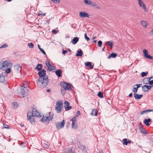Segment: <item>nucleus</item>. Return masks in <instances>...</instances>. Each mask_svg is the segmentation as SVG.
Instances as JSON below:
<instances>
[{
    "instance_id": "nucleus-38",
    "label": "nucleus",
    "mask_w": 153,
    "mask_h": 153,
    "mask_svg": "<svg viewBox=\"0 0 153 153\" xmlns=\"http://www.w3.org/2000/svg\"><path fill=\"white\" fill-rule=\"evenodd\" d=\"M8 46V45L7 43H5L4 45H2L0 47V48H6Z\"/></svg>"
},
{
    "instance_id": "nucleus-28",
    "label": "nucleus",
    "mask_w": 153,
    "mask_h": 153,
    "mask_svg": "<svg viewBox=\"0 0 153 153\" xmlns=\"http://www.w3.org/2000/svg\"><path fill=\"white\" fill-rule=\"evenodd\" d=\"M117 56V54L115 53H111L110 55H109L108 57V59H109L111 58H114L116 57Z\"/></svg>"
},
{
    "instance_id": "nucleus-26",
    "label": "nucleus",
    "mask_w": 153,
    "mask_h": 153,
    "mask_svg": "<svg viewBox=\"0 0 153 153\" xmlns=\"http://www.w3.org/2000/svg\"><path fill=\"white\" fill-rule=\"evenodd\" d=\"M49 116H48L47 117H48V120L49 121L53 119V114L52 112L49 113Z\"/></svg>"
},
{
    "instance_id": "nucleus-3",
    "label": "nucleus",
    "mask_w": 153,
    "mask_h": 153,
    "mask_svg": "<svg viewBox=\"0 0 153 153\" xmlns=\"http://www.w3.org/2000/svg\"><path fill=\"white\" fill-rule=\"evenodd\" d=\"M41 117V116L39 112L37 111V110L34 108H33L32 112L29 111L27 113V118L32 117Z\"/></svg>"
},
{
    "instance_id": "nucleus-10",
    "label": "nucleus",
    "mask_w": 153,
    "mask_h": 153,
    "mask_svg": "<svg viewBox=\"0 0 153 153\" xmlns=\"http://www.w3.org/2000/svg\"><path fill=\"white\" fill-rule=\"evenodd\" d=\"M45 64L47 67V71H50L54 70L55 68L48 61L45 62Z\"/></svg>"
},
{
    "instance_id": "nucleus-31",
    "label": "nucleus",
    "mask_w": 153,
    "mask_h": 153,
    "mask_svg": "<svg viewBox=\"0 0 153 153\" xmlns=\"http://www.w3.org/2000/svg\"><path fill=\"white\" fill-rule=\"evenodd\" d=\"M141 22L143 26L146 27L147 26V23L144 21L141 20Z\"/></svg>"
},
{
    "instance_id": "nucleus-41",
    "label": "nucleus",
    "mask_w": 153,
    "mask_h": 153,
    "mask_svg": "<svg viewBox=\"0 0 153 153\" xmlns=\"http://www.w3.org/2000/svg\"><path fill=\"white\" fill-rule=\"evenodd\" d=\"M28 45L30 48H33L34 46L33 44L32 43H28Z\"/></svg>"
},
{
    "instance_id": "nucleus-14",
    "label": "nucleus",
    "mask_w": 153,
    "mask_h": 153,
    "mask_svg": "<svg viewBox=\"0 0 153 153\" xmlns=\"http://www.w3.org/2000/svg\"><path fill=\"white\" fill-rule=\"evenodd\" d=\"M14 69L15 71L19 73L21 72L22 70V67L19 65H16L14 66Z\"/></svg>"
},
{
    "instance_id": "nucleus-55",
    "label": "nucleus",
    "mask_w": 153,
    "mask_h": 153,
    "mask_svg": "<svg viewBox=\"0 0 153 153\" xmlns=\"http://www.w3.org/2000/svg\"><path fill=\"white\" fill-rule=\"evenodd\" d=\"M149 84L150 85H152L153 84V80H149Z\"/></svg>"
},
{
    "instance_id": "nucleus-9",
    "label": "nucleus",
    "mask_w": 153,
    "mask_h": 153,
    "mask_svg": "<svg viewBox=\"0 0 153 153\" xmlns=\"http://www.w3.org/2000/svg\"><path fill=\"white\" fill-rule=\"evenodd\" d=\"M65 122L64 120H63L61 122H56V126L58 130H59L63 127Z\"/></svg>"
},
{
    "instance_id": "nucleus-13",
    "label": "nucleus",
    "mask_w": 153,
    "mask_h": 153,
    "mask_svg": "<svg viewBox=\"0 0 153 153\" xmlns=\"http://www.w3.org/2000/svg\"><path fill=\"white\" fill-rule=\"evenodd\" d=\"M79 15L81 18H89L90 15L85 12H81L79 13Z\"/></svg>"
},
{
    "instance_id": "nucleus-2",
    "label": "nucleus",
    "mask_w": 153,
    "mask_h": 153,
    "mask_svg": "<svg viewBox=\"0 0 153 153\" xmlns=\"http://www.w3.org/2000/svg\"><path fill=\"white\" fill-rule=\"evenodd\" d=\"M17 92L19 97H24L27 95V87L20 86L17 88Z\"/></svg>"
},
{
    "instance_id": "nucleus-61",
    "label": "nucleus",
    "mask_w": 153,
    "mask_h": 153,
    "mask_svg": "<svg viewBox=\"0 0 153 153\" xmlns=\"http://www.w3.org/2000/svg\"><path fill=\"white\" fill-rule=\"evenodd\" d=\"M132 93H131L129 95V97H132Z\"/></svg>"
},
{
    "instance_id": "nucleus-42",
    "label": "nucleus",
    "mask_w": 153,
    "mask_h": 153,
    "mask_svg": "<svg viewBox=\"0 0 153 153\" xmlns=\"http://www.w3.org/2000/svg\"><path fill=\"white\" fill-rule=\"evenodd\" d=\"M102 44V41H101L100 40L98 42V46L99 47H100L101 46Z\"/></svg>"
},
{
    "instance_id": "nucleus-7",
    "label": "nucleus",
    "mask_w": 153,
    "mask_h": 153,
    "mask_svg": "<svg viewBox=\"0 0 153 153\" xmlns=\"http://www.w3.org/2000/svg\"><path fill=\"white\" fill-rule=\"evenodd\" d=\"M7 78V76H6L5 73H1L0 74V82L6 83Z\"/></svg>"
},
{
    "instance_id": "nucleus-34",
    "label": "nucleus",
    "mask_w": 153,
    "mask_h": 153,
    "mask_svg": "<svg viewBox=\"0 0 153 153\" xmlns=\"http://www.w3.org/2000/svg\"><path fill=\"white\" fill-rule=\"evenodd\" d=\"M148 72H142L141 74V76L142 77H144V76H146L148 74Z\"/></svg>"
},
{
    "instance_id": "nucleus-6",
    "label": "nucleus",
    "mask_w": 153,
    "mask_h": 153,
    "mask_svg": "<svg viewBox=\"0 0 153 153\" xmlns=\"http://www.w3.org/2000/svg\"><path fill=\"white\" fill-rule=\"evenodd\" d=\"M60 85L65 90H68L69 91H72V89L71 87V85L70 84L65 83L64 82H61Z\"/></svg>"
},
{
    "instance_id": "nucleus-32",
    "label": "nucleus",
    "mask_w": 153,
    "mask_h": 153,
    "mask_svg": "<svg viewBox=\"0 0 153 153\" xmlns=\"http://www.w3.org/2000/svg\"><path fill=\"white\" fill-rule=\"evenodd\" d=\"M7 69L5 70V71L4 72V73H6V76H7V74H9L10 73V68H7Z\"/></svg>"
},
{
    "instance_id": "nucleus-45",
    "label": "nucleus",
    "mask_w": 153,
    "mask_h": 153,
    "mask_svg": "<svg viewBox=\"0 0 153 153\" xmlns=\"http://www.w3.org/2000/svg\"><path fill=\"white\" fill-rule=\"evenodd\" d=\"M3 127L4 128L9 129L10 127L8 125L6 124H3Z\"/></svg>"
},
{
    "instance_id": "nucleus-40",
    "label": "nucleus",
    "mask_w": 153,
    "mask_h": 153,
    "mask_svg": "<svg viewBox=\"0 0 153 153\" xmlns=\"http://www.w3.org/2000/svg\"><path fill=\"white\" fill-rule=\"evenodd\" d=\"M51 1L54 3L58 4L59 3L60 0H51Z\"/></svg>"
},
{
    "instance_id": "nucleus-5",
    "label": "nucleus",
    "mask_w": 153,
    "mask_h": 153,
    "mask_svg": "<svg viewBox=\"0 0 153 153\" xmlns=\"http://www.w3.org/2000/svg\"><path fill=\"white\" fill-rule=\"evenodd\" d=\"M63 103L60 101L57 102L56 106L55 107V110L57 113H60L62 110Z\"/></svg>"
},
{
    "instance_id": "nucleus-16",
    "label": "nucleus",
    "mask_w": 153,
    "mask_h": 153,
    "mask_svg": "<svg viewBox=\"0 0 153 153\" xmlns=\"http://www.w3.org/2000/svg\"><path fill=\"white\" fill-rule=\"evenodd\" d=\"M139 128L140 130V132L141 134H148V132L144 128H143L142 127L139 126Z\"/></svg>"
},
{
    "instance_id": "nucleus-33",
    "label": "nucleus",
    "mask_w": 153,
    "mask_h": 153,
    "mask_svg": "<svg viewBox=\"0 0 153 153\" xmlns=\"http://www.w3.org/2000/svg\"><path fill=\"white\" fill-rule=\"evenodd\" d=\"M13 104V107L14 108H16L18 106V104L16 102H14Z\"/></svg>"
},
{
    "instance_id": "nucleus-43",
    "label": "nucleus",
    "mask_w": 153,
    "mask_h": 153,
    "mask_svg": "<svg viewBox=\"0 0 153 153\" xmlns=\"http://www.w3.org/2000/svg\"><path fill=\"white\" fill-rule=\"evenodd\" d=\"M84 37H85V39L87 40V41H88L89 40H90V38L89 37H88L87 36V34L86 33H85V34H84Z\"/></svg>"
},
{
    "instance_id": "nucleus-49",
    "label": "nucleus",
    "mask_w": 153,
    "mask_h": 153,
    "mask_svg": "<svg viewBox=\"0 0 153 153\" xmlns=\"http://www.w3.org/2000/svg\"><path fill=\"white\" fill-rule=\"evenodd\" d=\"M51 32L52 33H54V34H56L57 33V32H58V31H56L55 29H53L52 30Z\"/></svg>"
},
{
    "instance_id": "nucleus-4",
    "label": "nucleus",
    "mask_w": 153,
    "mask_h": 153,
    "mask_svg": "<svg viewBox=\"0 0 153 153\" xmlns=\"http://www.w3.org/2000/svg\"><path fill=\"white\" fill-rule=\"evenodd\" d=\"M12 64L10 61H4L3 63L0 64V66L2 68H10L12 66Z\"/></svg>"
},
{
    "instance_id": "nucleus-22",
    "label": "nucleus",
    "mask_w": 153,
    "mask_h": 153,
    "mask_svg": "<svg viewBox=\"0 0 153 153\" xmlns=\"http://www.w3.org/2000/svg\"><path fill=\"white\" fill-rule=\"evenodd\" d=\"M41 120L42 121L49 123V121L48 120V117H45L43 116L42 117Z\"/></svg>"
},
{
    "instance_id": "nucleus-29",
    "label": "nucleus",
    "mask_w": 153,
    "mask_h": 153,
    "mask_svg": "<svg viewBox=\"0 0 153 153\" xmlns=\"http://www.w3.org/2000/svg\"><path fill=\"white\" fill-rule=\"evenodd\" d=\"M149 78H145L143 80V83L145 84H147L149 83V80L148 79Z\"/></svg>"
},
{
    "instance_id": "nucleus-20",
    "label": "nucleus",
    "mask_w": 153,
    "mask_h": 153,
    "mask_svg": "<svg viewBox=\"0 0 153 153\" xmlns=\"http://www.w3.org/2000/svg\"><path fill=\"white\" fill-rule=\"evenodd\" d=\"M134 97L136 100L140 99L143 96L142 94H134Z\"/></svg>"
},
{
    "instance_id": "nucleus-46",
    "label": "nucleus",
    "mask_w": 153,
    "mask_h": 153,
    "mask_svg": "<svg viewBox=\"0 0 153 153\" xmlns=\"http://www.w3.org/2000/svg\"><path fill=\"white\" fill-rule=\"evenodd\" d=\"M96 3L95 2H92L91 1V3H90V6H92V7H94L95 4H96Z\"/></svg>"
},
{
    "instance_id": "nucleus-17",
    "label": "nucleus",
    "mask_w": 153,
    "mask_h": 153,
    "mask_svg": "<svg viewBox=\"0 0 153 153\" xmlns=\"http://www.w3.org/2000/svg\"><path fill=\"white\" fill-rule=\"evenodd\" d=\"M43 68L42 65L41 64H38L35 67V69L37 70L38 71H40Z\"/></svg>"
},
{
    "instance_id": "nucleus-54",
    "label": "nucleus",
    "mask_w": 153,
    "mask_h": 153,
    "mask_svg": "<svg viewBox=\"0 0 153 153\" xmlns=\"http://www.w3.org/2000/svg\"><path fill=\"white\" fill-rule=\"evenodd\" d=\"M40 50L43 54H44V55L46 54L45 52V51H44V50L43 49H42V48H41V49H40Z\"/></svg>"
},
{
    "instance_id": "nucleus-24",
    "label": "nucleus",
    "mask_w": 153,
    "mask_h": 153,
    "mask_svg": "<svg viewBox=\"0 0 153 153\" xmlns=\"http://www.w3.org/2000/svg\"><path fill=\"white\" fill-rule=\"evenodd\" d=\"M85 65L87 67H89L91 69L93 68V66L91 65V62H86L85 63Z\"/></svg>"
},
{
    "instance_id": "nucleus-12",
    "label": "nucleus",
    "mask_w": 153,
    "mask_h": 153,
    "mask_svg": "<svg viewBox=\"0 0 153 153\" xmlns=\"http://www.w3.org/2000/svg\"><path fill=\"white\" fill-rule=\"evenodd\" d=\"M143 53L144 56L147 59H153V57L148 54L147 51L145 49L143 50Z\"/></svg>"
},
{
    "instance_id": "nucleus-30",
    "label": "nucleus",
    "mask_w": 153,
    "mask_h": 153,
    "mask_svg": "<svg viewBox=\"0 0 153 153\" xmlns=\"http://www.w3.org/2000/svg\"><path fill=\"white\" fill-rule=\"evenodd\" d=\"M74 150L73 148H68V153H74Z\"/></svg>"
},
{
    "instance_id": "nucleus-1",
    "label": "nucleus",
    "mask_w": 153,
    "mask_h": 153,
    "mask_svg": "<svg viewBox=\"0 0 153 153\" xmlns=\"http://www.w3.org/2000/svg\"><path fill=\"white\" fill-rule=\"evenodd\" d=\"M46 71L42 69L38 73V75L40 77L37 79L36 82L39 88H43L46 86L48 82V76H45Z\"/></svg>"
},
{
    "instance_id": "nucleus-27",
    "label": "nucleus",
    "mask_w": 153,
    "mask_h": 153,
    "mask_svg": "<svg viewBox=\"0 0 153 153\" xmlns=\"http://www.w3.org/2000/svg\"><path fill=\"white\" fill-rule=\"evenodd\" d=\"M34 117H33L27 118L28 120H29L32 124H34L35 123V120L34 118H33Z\"/></svg>"
},
{
    "instance_id": "nucleus-53",
    "label": "nucleus",
    "mask_w": 153,
    "mask_h": 153,
    "mask_svg": "<svg viewBox=\"0 0 153 153\" xmlns=\"http://www.w3.org/2000/svg\"><path fill=\"white\" fill-rule=\"evenodd\" d=\"M94 7H95L97 9H100V7L96 3L95 4Z\"/></svg>"
},
{
    "instance_id": "nucleus-15",
    "label": "nucleus",
    "mask_w": 153,
    "mask_h": 153,
    "mask_svg": "<svg viewBox=\"0 0 153 153\" xmlns=\"http://www.w3.org/2000/svg\"><path fill=\"white\" fill-rule=\"evenodd\" d=\"M138 3L140 7H142L143 9L146 11V7L143 1L141 0H139L138 1Z\"/></svg>"
},
{
    "instance_id": "nucleus-64",
    "label": "nucleus",
    "mask_w": 153,
    "mask_h": 153,
    "mask_svg": "<svg viewBox=\"0 0 153 153\" xmlns=\"http://www.w3.org/2000/svg\"><path fill=\"white\" fill-rule=\"evenodd\" d=\"M131 143V141L130 140H128V141H127V144L128 143Z\"/></svg>"
},
{
    "instance_id": "nucleus-36",
    "label": "nucleus",
    "mask_w": 153,
    "mask_h": 153,
    "mask_svg": "<svg viewBox=\"0 0 153 153\" xmlns=\"http://www.w3.org/2000/svg\"><path fill=\"white\" fill-rule=\"evenodd\" d=\"M84 0V3L87 5H90V3L91 2V1L89 0Z\"/></svg>"
},
{
    "instance_id": "nucleus-50",
    "label": "nucleus",
    "mask_w": 153,
    "mask_h": 153,
    "mask_svg": "<svg viewBox=\"0 0 153 153\" xmlns=\"http://www.w3.org/2000/svg\"><path fill=\"white\" fill-rule=\"evenodd\" d=\"M147 111H146V110H145V111H142L141 113H140V114L142 115H143V114H145V113H147Z\"/></svg>"
},
{
    "instance_id": "nucleus-60",
    "label": "nucleus",
    "mask_w": 153,
    "mask_h": 153,
    "mask_svg": "<svg viewBox=\"0 0 153 153\" xmlns=\"http://www.w3.org/2000/svg\"><path fill=\"white\" fill-rule=\"evenodd\" d=\"M76 114H78V115H80V111H77V113H76Z\"/></svg>"
},
{
    "instance_id": "nucleus-19",
    "label": "nucleus",
    "mask_w": 153,
    "mask_h": 153,
    "mask_svg": "<svg viewBox=\"0 0 153 153\" xmlns=\"http://www.w3.org/2000/svg\"><path fill=\"white\" fill-rule=\"evenodd\" d=\"M79 40V39L78 37H76L74 38L71 40V42L74 45H75Z\"/></svg>"
},
{
    "instance_id": "nucleus-59",
    "label": "nucleus",
    "mask_w": 153,
    "mask_h": 153,
    "mask_svg": "<svg viewBox=\"0 0 153 153\" xmlns=\"http://www.w3.org/2000/svg\"><path fill=\"white\" fill-rule=\"evenodd\" d=\"M42 15V16H44L45 15V13H43V14H39V15Z\"/></svg>"
},
{
    "instance_id": "nucleus-58",
    "label": "nucleus",
    "mask_w": 153,
    "mask_h": 153,
    "mask_svg": "<svg viewBox=\"0 0 153 153\" xmlns=\"http://www.w3.org/2000/svg\"><path fill=\"white\" fill-rule=\"evenodd\" d=\"M146 111H147V112H151V111H153V110L147 109V110H146Z\"/></svg>"
},
{
    "instance_id": "nucleus-51",
    "label": "nucleus",
    "mask_w": 153,
    "mask_h": 153,
    "mask_svg": "<svg viewBox=\"0 0 153 153\" xmlns=\"http://www.w3.org/2000/svg\"><path fill=\"white\" fill-rule=\"evenodd\" d=\"M94 7H95L97 9H100V7L96 3L95 4Z\"/></svg>"
},
{
    "instance_id": "nucleus-21",
    "label": "nucleus",
    "mask_w": 153,
    "mask_h": 153,
    "mask_svg": "<svg viewBox=\"0 0 153 153\" xmlns=\"http://www.w3.org/2000/svg\"><path fill=\"white\" fill-rule=\"evenodd\" d=\"M55 74L58 77H60L61 76L62 72L60 69H59L56 71Z\"/></svg>"
},
{
    "instance_id": "nucleus-39",
    "label": "nucleus",
    "mask_w": 153,
    "mask_h": 153,
    "mask_svg": "<svg viewBox=\"0 0 153 153\" xmlns=\"http://www.w3.org/2000/svg\"><path fill=\"white\" fill-rule=\"evenodd\" d=\"M127 139H123V144L124 145H127Z\"/></svg>"
},
{
    "instance_id": "nucleus-48",
    "label": "nucleus",
    "mask_w": 153,
    "mask_h": 153,
    "mask_svg": "<svg viewBox=\"0 0 153 153\" xmlns=\"http://www.w3.org/2000/svg\"><path fill=\"white\" fill-rule=\"evenodd\" d=\"M64 103L67 106H69V105H70L69 103L68 102L66 101H64Z\"/></svg>"
},
{
    "instance_id": "nucleus-47",
    "label": "nucleus",
    "mask_w": 153,
    "mask_h": 153,
    "mask_svg": "<svg viewBox=\"0 0 153 153\" xmlns=\"http://www.w3.org/2000/svg\"><path fill=\"white\" fill-rule=\"evenodd\" d=\"M137 90H138L137 88H134V89L133 90V91L134 92V93L135 94V93L137 92Z\"/></svg>"
},
{
    "instance_id": "nucleus-56",
    "label": "nucleus",
    "mask_w": 153,
    "mask_h": 153,
    "mask_svg": "<svg viewBox=\"0 0 153 153\" xmlns=\"http://www.w3.org/2000/svg\"><path fill=\"white\" fill-rule=\"evenodd\" d=\"M136 85L137 86V87L136 88H137L138 89V88L140 87L142 85L141 84H136Z\"/></svg>"
},
{
    "instance_id": "nucleus-44",
    "label": "nucleus",
    "mask_w": 153,
    "mask_h": 153,
    "mask_svg": "<svg viewBox=\"0 0 153 153\" xmlns=\"http://www.w3.org/2000/svg\"><path fill=\"white\" fill-rule=\"evenodd\" d=\"M65 108L66 110H69L72 108V107L71 106H67V107L65 106Z\"/></svg>"
},
{
    "instance_id": "nucleus-23",
    "label": "nucleus",
    "mask_w": 153,
    "mask_h": 153,
    "mask_svg": "<svg viewBox=\"0 0 153 153\" xmlns=\"http://www.w3.org/2000/svg\"><path fill=\"white\" fill-rule=\"evenodd\" d=\"M77 53L76 54V56H81L83 55L82 51L80 50L79 51H77Z\"/></svg>"
},
{
    "instance_id": "nucleus-11",
    "label": "nucleus",
    "mask_w": 153,
    "mask_h": 153,
    "mask_svg": "<svg viewBox=\"0 0 153 153\" xmlns=\"http://www.w3.org/2000/svg\"><path fill=\"white\" fill-rule=\"evenodd\" d=\"M153 87V85H144L142 87V90L144 92H147L149 90L151 89Z\"/></svg>"
},
{
    "instance_id": "nucleus-52",
    "label": "nucleus",
    "mask_w": 153,
    "mask_h": 153,
    "mask_svg": "<svg viewBox=\"0 0 153 153\" xmlns=\"http://www.w3.org/2000/svg\"><path fill=\"white\" fill-rule=\"evenodd\" d=\"M94 7H95L97 9H100V7L96 3L95 4Z\"/></svg>"
},
{
    "instance_id": "nucleus-18",
    "label": "nucleus",
    "mask_w": 153,
    "mask_h": 153,
    "mask_svg": "<svg viewBox=\"0 0 153 153\" xmlns=\"http://www.w3.org/2000/svg\"><path fill=\"white\" fill-rule=\"evenodd\" d=\"M151 121V120L150 118H148L147 119H145L144 120V123L147 126H149L150 125L149 123Z\"/></svg>"
},
{
    "instance_id": "nucleus-8",
    "label": "nucleus",
    "mask_w": 153,
    "mask_h": 153,
    "mask_svg": "<svg viewBox=\"0 0 153 153\" xmlns=\"http://www.w3.org/2000/svg\"><path fill=\"white\" fill-rule=\"evenodd\" d=\"M71 120L72 121V129H77L78 126L76 124L77 123V119L76 117H73Z\"/></svg>"
},
{
    "instance_id": "nucleus-37",
    "label": "nucleus",
    "mask_w": 153,
    "mask_h": 153,
    "mask_svg": "<svg viewBox=\"0 0 153 153\" xmlns=\"http://www.w3.org/2000/svg\"><path fill=\"white\" fill-rule=\"evenodd\" d=\"M97 95L101 98H103V94L101 92H99L97 94Z\"/></svg>"
},
{
    "instance_id": "nucleus-25",
    "label": "nucleus",
    "mask_w": 153,
    "mask_h": 153,
    "mask_svg": "<svg viewBox=\"0 0 153 153\" xmlns=\"http://www.w3.org/2000/svg\"><path fill=\"white\" fill-rule=\"evenodd\" d=\"M97 109H93L92 110V111L91 113V114L92 115L96 116L97 114Z\"/></svg>"
},
{
    "instance_id": "nucleus-57",
    "label": "nucleus",
    "mask_w": 153,
    "mask_h": 153,
    "mask_svg": "<svg viewBox=\"0 0 153 153\" xmlns=\"http://www.w3.org/2000/svg\"><path fill=\"white\" fill-rule=\"evenodd\" d=\"M67 51L66 50H63L62 51V53L63 54H65L66 53H67Z\"/></svg>"
},
{
    "instance_id": "nucleus-63",
    "label": "nucleus",
    "mask_w": 153,
    "mask_h": 153,
    "mask_svg": "<svg viewBox=\"0 0 153 153\" xmlns=\"http://www.w3.org/2000/svg\"><path fill=\"white\" fill-rule=\"evenodd\" d=\"M47 91L48 92H49L51 91V90L50 89H48L47 90Z\"/></svg>"
},
{
    "instance_id": "nucleus-35",
    "label": "nucleus",
    "mask_w": 153,
    "mask_h": 153,
    "mask_svg": "<svg viewBox=\"0 0 153 153\" xmlns=\"http://www.w3.org/2000/svg\"><path fill=\"white\" fill-rule=\"evenodd\" d=\"M105 44H108V45H109L111 47V48H112V46L113 45V43L112 42H110V41H108V42H106Z\"/></svg>"
},
{
    "instance_id": "nucleus-62",
    "label": "nucleus",
    "mask_w": 153,
    "mask_h": 153,
    "mask_svg": "<svg viewBox=\"0 0 153 153\" xmlns=\"http://www.w3.org/2000/svg\"><path fill=\"white\" fill-rule=\"evenodd\" d=\"M76 25L75 24H72V26H74V27H76Z\"/></svg>"
}]
</instances>
